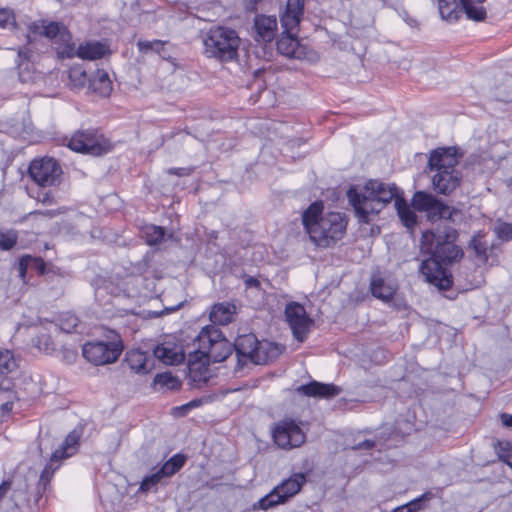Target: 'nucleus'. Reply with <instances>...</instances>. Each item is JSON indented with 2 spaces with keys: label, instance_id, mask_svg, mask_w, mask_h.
<instances>
[{
  "label": "nucleus",
  "instance_id": "1",
  "mask_svg": "<svg viewBox=\"0 0 512 512\" xmlns=\"http://www.w3.org/2000/svg\"><path fill=\"white\" fill-rule=\"evenodd\" d=\"M457 237L456 229L439 224L424 232L421 238V251L430 258L422 261L420 272L427 282L440 290H447L452 285L451 275L443 266L456 263L463 257L462 249L455 244Z\"/></svg>",
  "mask_w": 512,
  "mask_h": 512
},
{
  "label": "nucleus",
  "instance_id": "2",
  "mask_svg": "<svg viewBox=\"0 0 512 512\" xmlns=\"http://www.w3.org/2000/svg\"><path fill=\"white\" fill-rule=\"evenodd\" d=\"M347 198L359 221L369 223L370 216L378 214L389 202L394 200L397 214L403 225L412 228L416 224V215L399 195L394 184L379 180H369L365 184H356L347 191Z\"/></svg>",
  "mask_w": 512,
  "mask_h": 512
},
{
  "label": "nucleus",
  "instance_id": "3",
  "mask_svg": "<svg viewBox=\"0 0 512 512\" xmlns=\"http://www.w3.org/2000/svg\"><path fill=\"white\" fill-rule=\"evenodd\" d=\"M302 223L310 240L318 247L327 248L340 240L347 227L344 214L329 212L323 215L322 202L311 204L302 215Z\"/></svg>",
  "mask_w": 512,
  "mask_h": 512
},
{
  "label": "nucleus",
  "instance_id": "4",
  "mask_svg": "<svg viewBox=\"0 0 512 512\" xmlns=\"http://www.w3.org/2000/svg\"><path fill=\"white\" fill-rule=\"evenodd\" d=\"M303 7L301 0H287L285 11L280 17L283 32L277 41V50L288 58L305 59L307 57L306 46L301 45L295 37L303 15Z\"/></svg>",
  "mask_w": 512,
  "mask_h": 512
},
{
  "label": "nucleus",
  "instance_id": "5",
  "mask_svg": "<svg viewBox=\"0 0 512 512\" xmlns=\"http://www.w3.org/2000/svg\"><path fill=\"white\" fill-rule=\"evenodd\" d=\"M204 53L209 58L228 62L237 59L240 38L231 28H210L203 36Z\"/></svg>",
  "mask_w": 512,
  "mask_h": 512
},
{
  "label": "nucleus",
  "instance_id": "6",
  "mask_svg": "<svg viewBox=\"0 0 512 512\" xmlns=\"http://www.w3.org/2000/svg\"><path fill=\"white\" fill-rule=\"evenodd\" d=\"M196 342L198 348L194 353V357H200L207 363L222 362L233 352V344L215 326L203 328L197 336Z\"/></svg>",
  "mask_w": 512,
  "mask_h": 512
},
{
  "label": "nucleus",
  "instance_id": "7",
  "mask_svg": "<svg viewBox=\"0 0 512 512\" xmlns=\"http://www.w3.org/2000/svg\"><path fill=\"white\" fill-rule=\"evenodd\" d=\"M30 31L48 39L59 57L73 58V36L63 22L48 19L38 20L32 23Z\"/></svg>",
  "mask_w": 512,
  "mask_h": 512
},
{
  "label": "nucleus",
  "instance_id": "8",
  "mask_svg": "<svg viewBox=\"0 0 512 512\" xmlns=\"http://www.w3.org/2000/svg\"><path fill=\"white\" fill-rule=\"evenodd\" d=\"M412 205L415 210L426 212L428 219L431 221L444 219L455 222L461 216L459 210L445 205L437 200L435 196L422 191L414 194Z\"/></svg>",
  "mask_w": 512,
  "mask_h": 512
},
{
  "label": "nucleus",
  "instance_id": "9",
  "mask_svg": "<svg viewBox=\"0 0 512 512\" xmlns=\"http://www.w3.org/2000/svg\"><path fill=\"white\" fill-rule=\"evenodd\" d=\"M306 482L304 473H295L276 486L269 494L261 498L253 505V509L267 510L278 504L284 503L290 497L296 495Z\"/></svg>",
  "mask_w": 512,
  "mask_h": 512
},
{
  "label": "nucleus",
  "instance_id": "10",
  "mask_svg": "<svg viewBox=\"0 0 512 512\" xmlns=\"http://www.w3.org/2000/svg\"><path fill=\"white\" fill-rule=\"evenodd\" d=\"M68 147L75 151L94 156L111 149V143L95 129L77 131L69 140Z\"/></svg>",
  "mask_w": 512,
  "mask_h": 512
},
{
  "label": "nucleus",
  "instance_id": "11",
  "mask_svg": "<svg viewBox=\"0 0 512 512\" xmlns=\"http://www.w3.org/2000/svg\"><path fill=\"white\" fill-rule=\"evenodd\" d=\"M122 348L118 338L110 342H88L84 344L82 354L94 365H105L115 362L119 358Z\"/></svg>",
  "mask_w": 512,
  "mask_h": 512
},
{
  "label": "nucleus",
  "instance_id": "12",
  "mask_svg": "<svg viewBox=\"0 0 512 512\" xmlns=\"http://www.w3.org/2000/svg\"><path fill=\"white\" fill-rule=\"evenodd\" d=\"M273 439L280 448L291 449L301 446L306 436L294 419L285 418L275 425Z\"/></svg>",
  "mask_w": 512,
  "mask_h": 512
},
{
  "label": "nucleus",
  "instance_id": "13",
  "mask_svg": "<svg viewBox=\"0 0 512 512\" xmlns=\"http://www.w3.org/2000/svg\"><path fill=\"white\" fill-rule=\"evenodd\" d=\"M62 174V169L53 158L34 160L29 166V175L39 186L55 185Z\"/></svg>",
  "mask_w": 512,
  "mask_h": 512
},
{
  "label": "nucleus",
  "instance_id": "14",
  "mask_svg": "<svg viewBox=\"0 0 512 512\" xmlns=\"http://www.w3.org/2000/svg\"><path fill=\"white\" fill-rule=\"evenodd\" d=\"M285 318L294 337L302 342L313 325V320L308 316L305 308L297 302L288 303L285 308Z\"/></svg>",
  "mask_w": 512,
  "mask_h": 512
},
{
  "label": "nucleus",
  "instance_id": "15",
  "mask_svg": "<svg viewBox=\"0 0 512 512\" xmlns=\"http://www.w3.org/2000/svg\"><path fill=\"white\" fill-rule=\"evenodd\" d=\"M458 164L457 150L453 147L439 148L434 150L428 161L431 171L435 173L441 170H456L455 166Z\"/></svg>",
  "mask_w": 512,
  "mask_h": 512
},
{
  "label": "nucleus",
  "instance_id": "16",
  "mask_svg": "<svg viewBox=\"0 0 512 512\" xmlns=\"http://www.w3.org/2000/svg\"><path fill=\"white\" fill-rule=\"evenodd\" d=\"M277 19L275 16L257 15L254 19L253 37L258 43L271 42L277 32Z\"/></svg>",
  "mask_w": 512,
  "mask_h": 512
},
{
  "label": "nucleus",
  "instance_id": "17",
  "mask_svg": "<svg viewBox=\"0 0 512 512\" xmlns=\"http://www.w3.org/2000/svg\"><path fill=\"white\" fill-rule=\"evenodd\" d=\"M461 177L458 170H441L433 175L432 183L438 193L447 195L459 186Z\"/></svg>",
  "mask_w": 512,
  "mask_h": 512
},
{
  "label": "nucleus",
  "instance_id": "18",
  "mask_svg": "<svg viewBox=\"0 0 512 512\" xmlns=\"http://www.w3.org/2000/svg\"><path fill=\"white\" fill-rule=\"evenodd\" d=\"M297 391L307 397L330 399L339 395L341 388L334 384L311 381L306 385L299 386Z\"/></svg>",
  "mask_w": 512,
  "mask_h": 512
},
{
  "label": "nucleus",
  "instance_id": "19",
  "mask_svg": "<svg viewBox=\"0 0 512 512\" xmlns=\"http://www.w3.org/2000/svg\"><path fill=\"white\" fill-rule=\"evenodd\" d=\"M260 341L254 334H245L239 336L233 344L239 363H246L248 360L252 362L253 355L258 348Z\"/></svg>",
  "mask_w": 512,
  "mask_h": 512
},
{
  "label": "nucleus",
  "instance_id": "20",
  "mask_svg": "<svg viewBox=\"0 0 512 512\" xmlns=\"http://www.w3.org/2000/svg\"><path fill=\"white\" fill-rule=\"evenodd\" d=\"M109 53L107 45L99 41H87L78 47L74 44L73 57L77 56L82 59L96 60L104 57Z\"/></svg>",
  "mask_w": 512,
  "mask_h": 512
},
{
  "label": "nucleus",
  "instance_id": "21",
  "mask_svg": "<svg viewBox=\"0 0 512 512\" xmlns=\"http://www.w3.org/2000/svg\"><path fill=\"white\" fill-rule=\"evenodd\" d=\"M370 290L374 297L383 302H389L397 291V285L385 280L379 274H374L371 278Z\"/></svg>",
  "mask_w": 512,
  "mask_h": 512
},
{
  "label": "nucleus",
  "instance_id": "22",
  "mask_svg": "<svg viewBox=\"0 0 512 512\" xmlns=\"http://www.w3.org/2000/svg\"><path fill=\"white\" fill-rule=\"evenodd\" d=\"M125 361L131 370L136 373L146 374L153 368V360L148 354L140 350H130L126 353Z\"/></svg>",
  "mask_w": 512,
  "mask_h": 512
},
{
  "label": "nucleus",
  "instance_id": "23",
  "mask_svg": "<svg viewBox=\"0 0 512 512\" xmlns=\"http://www.w3.org/2000/svg\"><path fill=\"white\" fill-rule=\"evenodd\" d=\"M89 89L101 97H108L112 92V81L105 70H96L89 78Z\"/></svg>",
  "mask_w": 512,
  "mask_h": 512
},
{
  "label": "nucleus",
  "instance_id": "24",
  "mask_svg": "<svg viewBox=\"0 0 512 512\" xmlns=\"http://www.w3.org/2000/svg\"><path fill=\"white\" fill-rule=\"evenodd\" d=\"M154 356L166 365H176L184 359V355L180 351V348L171 343H164L156 346L154 349Z\"/></svg>",
  "mask_w": 512,
  "mask_h": 512
},
{
  "label": "nucleus",
  "instance_id": "25",
  "mask_svg": "<svg viewBox=\"0 0 512 512\" xmlns=\"http://www.w3.org/2000/svg\"><path fill=\"white\" fill-rule=\"evenodd\" d=\"M283 351V347L269 341H260L252 362L254 364H265L276 359Z\"/></svg>",
  "mask_w": 512,
  "mask_h": 512
},
{
  "label": "nucleus",
  "instance_id": "26",
  "mask_svg": "<svg viewBox=\"0 0 512 512\" xmlns=\"http://www.w3.org/2000/svg\"><path fill=\"white\" fill-rule=\"evenodd\" d=\"M190 380L193 382L194 386L196 387H202L203 384H206L209 380L208 375V368L206 367V364H208L206 361L201 359L200 357L195 358L194 355H190Z\"/></svg>",
  "mask_w": 512,
  "mask_h": 512
},
{
  "label": "nucleus",
  "instance_id": "27",
  "mask_svg": "<svg viewBox=\"0 0 512 512\" xmlns=\"http://www.w3.org/2000/svg\"><path fill=\"white\" fill-rule=\"evenodd\" d=\"M437 2L441 18L448 22L457 21L464 12L462 0H437Z\"/></svg>",
  "mask_w": 512,
  "mask_h": 512
},
{
  "label": "nucleus",
  "instance_id": "28",
  "mask_svg": "<svg viewBox=\"0 0 512 512\" xmlns=\"http://www.w3.org/2000/svg\"><path fill=\"white\" fill-rule=\"evenodd\" d=\"M236 307L230 303L215 304L210 312V320L217 325H227L232 322Z\"/></svg>",
  "mask_w": 512,
  "mask_h": 512
},
{
  "label": "nucleus",
  "instance_id": "29",
  "mask_svg": "<svg viewBox=\"0 0 512 512\" xmlns=\"http://www.w3.org/2000/svg\"><path fill=\"white\" fill-rule=\"evenodd\" d=\"M63 459V453L60 450H55L50 458L49 463L43 469L40 479H39V487L43 490L46 489L49 484L54 472L59 468V461Z\"/></svg>",
  "mask_w": 512,
  "mask_h": 512
},
{
  "label": "nucleus",
  "instance_id": "30",
  "mask_svg": "<svg viewBox=\"0 0 512 512\" xmlns=\"http://www.w3.org/2000/svg\"><path fill=\"white\" fill-rule=\"evenodd\" d=\"M485 0H462L464 13L467 18L474 21H483L486 18V10L483 7Z\"/></svg>",
  "mask_w": 512,
  "mask_h": 512
},
{
  "label": "nucleus",
  "instance_id": "31",
  "mask_svg": "<svg viewBox=\"0 0 512 512\" xmlns=\"http://www.w3.org/2000/svg\"><path fill=\"white\" fill-rule=\"evenodd\" d=\"M18 362L13 353L7 349H0V374L6 375L16 371Z\"/></svg>",
  "mask_w": 512,
  "mask_h": 512
},
{
  "label": "nucleus",
  "instance_id": "32",
  "mask_svg": "<svg viewBox=\"0 0 512 512\" xmlns=\"http://www.w3.org/2000/svg\"><path fill=\"white\" fill-rule=\"evenodd\" d=\"M186 458L181 454L174 455L159 469L164 477H170L178 472L185 464Z\"/></svg>",
  "mask_w": 512,
  "mask_h": 512
},
{
  "label": "nucleus",
  "instance_id": "33",
  "mask_svg": "<svg viewBox=\"0 0 512 512\" xmlns=\"http://www.w3.org/2000/svg\"><path fill=\"white\" fill-rule=\"evenodd\" d=\"M69 86L72 89H81L89 79L86 71L81 66H73L69 70Z\"/></svg>",
  "mask_w": 512,
  "mask_h": 512
},
{
  "label": "nucleus",
  "instance_id": "34",
  "mask_svg": "<svg viewBox=\"0 0 512 512\" xmlns=\"http://www.w3.org/2000/svg\"><path fill=\"white\" fill-rule=\"evenodd\" d=\"M165 42L161 40H139L137 42V47L139 51L143 54H149V53H157L160 56H162V50L164 48Z\"/></svg>",
  "mask_w": 512,
  "mask_h": 512
},
{
  "label": "nucleus",
  "instance_id": "35",
  "mask_svg": "<svg viewBox=\"0 0 512 512\" xmlns=\"http://www.w3.org/2000/svg\"><path fill=\"white\" fill-rule=\"evenodd\" d=\"M165 231L162 227L151 225L145 228V238L149 245H157L164 240Z\"/></svg>",
  "mask_w": 512,
  "mask_h": 512
},
{
  "label": "nucleus",
  "instance_id": "36",
  "mask_svg": "<svg viewBox=\"0 0 512 512\" xmlns=\"http://www.w3.org/2000/svg\"><path fill=\"white\" fill-rule=\"evenodd\" d=\"M78 440L79 436L75 432H71L66 436L62 446L57 449L63 453V459L68 458L75 453Z\"/></svg>",
  "mask_w": 512,
  "mask_h": 512
},
{
  "label": "nucleus",
  "instance_id": "37",
  "mask_svg": "<svg viewBox=\"0 0 512 512\" xmlns=\"http://www.w3.org/2000/svg\"><path fill=\"white\" fill-rule=\"evenodd\" d=\"M495 449L499 459L512 468V443L509 441H498Z\"/></svg>",
  "mask_w": 512,
  "mask_h": 512
},
{
  "label": "nucleus",
  "instance_id": "38",
  "mask_svg": "<svg viewBox=\"0 0 512 512\" xmlns=\"http://www.w3.org/2000/svg\"><path fill=\"white\" fill-rule=\"evenodd\" d=\"M18 234L15 230L2 231L0 229V249L11 250L17 243Z\"/></svg>",
  "mask_w": 512,
  "mask_h": 512
},
{
  "label": "nucleus",
  "instance_id": "39",
  "mask_svg": "<svg viewBox=\"0 0 512 512\" xmlns=\"http://www.w3.org/2000/svg\"><path fill=\"white\" fill-rule=\"evenodd\" d=\"M432 492H425L420 497L411 500L406 504L407 508L410 512H419L420 510L425 509L426 503L433 498Z\"/></svg>",
  "mask_w": 512,
  "mask_h": 512
},
{
  "label": "nucleus",
  "instance_id": "40",
  "mask_svg": "<svg viewBox=\"0 0 512 512\" xmlns=\"http://www.w3.org/2000/svg\"><path fill=\"white\" fill-rule=\"evenodd\" d=\"M494 232L503 241L512 240V224L497 221L494 225Z\"/></svg>",
  "mask_w": 512,
  "mask_h": 512
},
{
  "label": "nucleus",
  "instance_id": "41",
  "mask_svg": "<svg viewBox=\"0 0 512 512\" xmlns=\"http://www.w3.org/2000/svg\"><path fill=\"white\" fill-rule=\"evenodd\" d=\"M78 318L71 314L66 313L60 318V329L66 333H72L78 326Z\"/></svg>",
  "mask_w": 512,
  "mask_h": 512
},
{
  "label": "nucleus",
  "instance_id": "42",
  "mask_svg": "<svg viewBox=\"0 0 512 512\" xmlns=\"http://www.w3.org/2000/svg\"><path fill=\"white\" fill-rule=\"evenodd\" d=\"M154 383L160 386H165L171 390L180 386L178 379L173 377L170 373H162L156 375Z\"/></svg>",
  "mask_w": 512,
  "mask_h": 512
},
{
  "label": "nucleus",
  "instance_id": "43",
  "mask_svg": "<svg viewBox=\"0 0 512 512\" xmlns=\"http://www.w3.org/2000/svg\"><path fill=\"white\" fill-rule=\"evenodd\" d=\"M32 264H35L37 267L43 268L44 263L41 259L34 258L30 255H25L20 259L19 262V273L22 278L25 277L26 271L28 267H30Z\"/></svg>",
  "mask_w": 512,
  "mask_h": 512
},
{
  "label": "nucleus",
  "instance_id": "44",
  "mask_svg": "<svg viewBox=\"0 0 512 512\" xmlns=\"http://www.w3.org/2000/svg\"><path fill=\"white\" fill-rule=\"evenodd\" d=\"M163 478H165L158 470L156 473L143 479L140 485V490L143 492L150 491L155 485H157Z\"/></svg>",
  "mask_w": 512,
  "mask_h": 512
},
{
  "label": "nucleus",
  "instance_id": "45",
  "mask_svg": "<svg viewBox=\"0 0 512 512\" xmlns=\"http://www.w3.org/2000/svg\"><path fill=\"white\" fill-rule=\"evenodd\" d=\"M39 76L30 70V64L28 62L23 63L19 66V80L22 83L34 82Z\"/></svg>",
  "mask_w": 512,
  "mask_h": 512
},
{
  "label": "nucleus",
  "instance_id": "46",
  "mask_svg": "<svg viewBox=\"0 0 512 512\" xmlns=\"http://www.w3.org/2000/svg\"><path fill=\"white\" fill-rule=\"evenodd\" d=\"M478 257L486 259L487 243L480 236H474L470 242Z\"/></svg>",
  "mask_w": 512,
  "mask_h": 512
},
{
  "label": "nucleus",
  "instance_id": "47",
  "mask_svg": "<svg viewBox=\"0 0 512 512\" xmlns=\"http://www.w3.org/2000/svg\"><path fill=\"white\" fill-rule=\"evenodd\" d=\"M15 18L13 12L9 9L0 8V27L7 28L14 26Z\"/></svg>",
  "mask_w": 512,
  "mask_h": 512
},
{
  "label": "nucleus",
  "instance_id": "48",
  "mask_svg": "<svg viewBox=\"0 0 512 512\" xmlns=\"http://www.w3.org/2000/svg\"><path fill=\"white\" fill-rule=\"evenodd\" d=\"M200 404H201V400H192L189 403H187L181 407H177L175 409L179 410L181 412V415L184 416V415H186V413L189 409L198 407Z\"/></svg>",
  "mask_w": 512,
  "mask_h": 512
},
{
  "label": "nucleus",
  "instance_id": "49",
  "mask_svg": "<svg viewBox=\"0 0 512 512\" xmlns=\"http://www.w3.org/2000/svg\"><path fill=\"white\" fill-rule=\"evenodd\" d=\"M374 446H375L374 441H372V440H364V441L358 443L356 446H354L353 449H355V450H361V449L369 450V449L373 448Z\"/></svg>",
  "mask_w": 512,
  "mask_h": 512
},
{
  "label": "nucleus",
  "instance_id": "50",
  "mask_svg": "<svg viewBox=\"0 0 512 512\" xmlns=\"http://www.w3.org/2000/svg\"><path fill=\"white\" fill-rule=\"evenodd\" d=\"M10 489H11V482L10 481H3L0 484V501L8 493V491Z\"/></svg>",
  "mask_w": 512,
  "mask_h": 512
},
{
  "label": "nucleus",
  "instance_id": "51",
  "mask_svg": "<svg viewBox=\"0 0 512 512\" xmlns=\"http://www.w3.org/2000/svg\"><path fill=\"white\" fill-rule=\"evenodd\" d=\"M168 173L174 174L177 176H184V175H189L190 170L187 168H171V169H169Z\"/></svg>",
  "mask_w": 512,
  "mask_h": 512
},
{
  "label": "nucleus",
  "instance_id": "52",
  "mask_svg": "<svg viewBox=\"0 0 512 512\" xmlns=\"http://www.w3.org/2000/svg\"><path fill=\"white\" fill-rule=\"evenodd\" d=\"M501 422L503 426L512 428V415L507 413L501 414Z\"/></svg>",
  "mask_w": 512,
  "mask_h": 512
},
{
  "label": "nucleus",
  "instance_id": "53",
  "mask_svg": "<svg viewBox=\"0 0 512 512\" xmlns=\"http://www.w3.org/2000/svg\"><path fill=\"white\" fill-rule=\"evenodd\" d=\"M39 201H41L44 204H51L53 203V196L49 192H45L41 195H38Z\"/></svg>",
  "mask_w": 512,
  "mask_h": 512
},
{
  "label": "nucleus",
  "instance_id": "54",
  "mask_svg": "<svg viewBox=\"0 0 512 512\" xmlns=\"http://www.w3.org/2000/svg\"><path fill=\"white\" fill-rule=\"evenodd\" d=\"M392 512H410V511L407 508L406 504H404V505H401V506L395 508Z\"/></svg>",
  "mask_w": 512,
  "mask_h": 512
},
{
  "label": "nucleus",
  "instance_id": "55",
  "mask_svg": "<svg viewBox=\"0 0 512 512\" xmlns=\"http://www.w3.org/2000/svg\"><path fill=\"white\" fill-rule=\"evenodd\" d=\"M247 285L248 286H258L259 285V281L255 278H249L247 281H246Z\"/></svg>",
  "mask_w": 512,
  "mask_h": 512
},
{
  "label": "nucleus",
  "instance_id": "56",
  "mask_svg": "<svg viewBox=\"0 0 512 512\" xmlns=\"http://www.w3.org/2000/svg\"><path fill=\"white\" fill-rule=\"evenodd\" d=\"M45 215H49L50 217H53V216H55V215H56V212H55V211H47V212L45 213Z\"/></svg>",
  "mask_w": 512,
  "mask_h": 512
},
{
  "label": "nucleus",
  "instance_id": "57",
  "mask_svg": "<svg viewBox=\"0 0 512 512\" xmlns=\"http://www.w3.org/2000/svg\"><path fill=\"white\" fill-rule=\"evenodd\" d=\"M408 24H409L410 26H412V27H413V26H415V25H416V21H415L414 19H410V20L408 21Z\"/></svg>",
  "mask_w": 512,
  "mask_h": 512
},
{
  "label": "nucleus",
  "instance_id": "58",
  "mask_svg": "<svg viewBox=\"0 0 512 512\" xmlns=\"http://www.w3.org/2000/svg\"><path fill=\"white\" fill-rule=\"evenodd\" d=\"M511 184H512V179H511Z\"/></svg>",
  "mask_w": 512,
  "mask_h": 512
}]
</instances>
